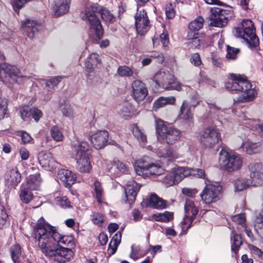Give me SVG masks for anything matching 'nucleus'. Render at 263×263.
I'll return each instance as SVG.
<instances>
[{"label":"nucleus","mask_w":263,"mask_h":263,"mask_svg":"<svg viewBox=\"0 0 263 263\" xmlns=\"http://www.w3.org/2000/svg\"><path fill=\"white\" fill-rule=\"evenodd\" d=\"M7 104L5 100L0 99V120L6 114Z\"/></svg>","instance_id":"13d9d810"},{"label":"nucleus","mask_w":263,"mask_h":263,"mask_svg":"<svg viewBox=\"0 0 263 263\" xmlns=\"http://www.w3.org/2000/svg\"><path fill=\"white\" fill-rule=\"evenodd\" d=\"M21 116L23 120H25L27 118L31 117V113L30 112V109L27 107L23 108L21 110Z\"/></svg>","instance_id":"774afa93"},{"label":"nucleus","mask_w":263,"mask_h":263,"mask_svg":"<svg viewBox=\"0 0 263 263\" xmlns=\"http://www.w3.org/2000/svg\"><path fill=\"white\" fill-rule=\"evenodd\" d=\"M96 13H100L102 19L106 24L115 22L116 17L109 10L103 9L101 6L96 4L89 6L82 12L81 15L82 20L88 22L91 31L95 32L97 37L100 39L103 35V29Z\"/></svg>","instance_id":"f03ea898"},{"label":"nucleus","mask_w":263,"mask_h":263,"mask_svg":"<svg viewBox=\"0 0 263 263\" xmlns=\"http://www.w3.org/2000/svg\"><path fill=\"white\" fill-rule=\"evenodd\" d=\"M77 169L81 173H89L92 166L89 159V145L85 142L77 141L73 144Z\"/></svg>","instance_id":"39448f33"},{"label":"nucleus","mask_w":263,"mask_h":263,"mask_svg":"<svg viewBox=\"0 0 263 263\" xmlns=\"http://www.w3.org/2000/svg\"><path fill=\"white\" fill-rule=\"evenodd\" d=\"M160 40L163 46H166L169 42L168 34L166 33H161L160 35Z\"/></svg>","instance_id":"0e129e2a"},{"label":"nucleus","mask_w":263,"mask_h":263,"mask_svg":"<svg viewBox=\"0 0 263 263\" xmlns=\"http://www.w3.org/2000/svg\"><path fill=\"white\" fill-rule=\"evenodd\" d=\"M229 11L220 8H213L211 10L212 15L210 20V25L216 27L226 26L228 21V17L226 15Z\"/></svg>","instance_id":"dca6fc26"},{"label":"nucleus","mask_w":263,"mask_h":263,"mask_svg":"<svg viewBox=\"0 0 263 263\" xmlns=\"http://www.w3.org/2000/svg\"><path fill=\"white\" fill-rule=\"evenodd\" d=\"M140 188L139 185L135 181H129L126 185L125 189V194L126 201L129 204L132 203L136 199L137 192Z\"/></svg>","instance_id":"4be33fe9"},{"label":"nucleus","mask_w":263,"mask_h":263,"mask_svg":"<svg viewBox=\"0 0 263 263\" xmlns=\"http://www.w3.org/2000/svg\"><path fill=\"white\" fill-rule=\"evenodd\" d=\"M90 218L92 223L99 227H103L106 224V218L102 213L96 212H92Z\"/></svg>","instance_id":"2f4dec72"},{"label":"nucleus","mask_w":263,"mask_h":263,"mask_svg":"<svg viewBox=\"0 0 263 263\" xmlns=\"http://www.w3.org/2000/svg\"><path fill=\"white\" fill-rule=\"evenodd\" d=\"M94 196L99 203H101L103 200V190L101 186V183L96 180L94 183Z\"/></svg>","instance_id":"ea45409f"},{"label":"nucleus","mask_w":263,"mask_h":263,"mask_svg":"<svg viewBox=\"0 0 263 263\" xmlns=\"http://www.w3.org/2000/svg\"><path fill=\"white\" fill-rule=\"evenodd\" d=\"M55 202L62 208H67L69 206V202L67 201L66 196H56L55 197Z\"/></svg>","instance_id":"3c124183"},{"label":"nucleus","mask_w":263,"mask_h":263,"mask_svg":"<svg viewBox=\"0 0 263 263\" xmlns=\"http://www.w3.org/2000/svg\"><path fill=\"white\" fill-rule=\"evenodd\" d=\"M117 72L122 77L132 76L133 71L130 68L126 66H120L118 68Z\"/></svg>","instance_id":"a18cd8bd"},{"label":"nucleus","mask_w":263,"mask_h":263,"mask_svg":"<svg viewBox=\"0 0 263 263\" xmlns=\"http://www.w3.org/2000/svg\"><path fill=\"white\" fill-rule=\"evenodd\" d=\"M191 63L196 66H199L201 64L200 57L198 53H194L191 58Z\"/></svg>","instance_id":"680f3d73"},{"label":"nucleus","mask_w":263,"mask_h":263,"mask_svg":"<svg viewBox=\"0 0 263 263\" xmlns=\"http://www.w3.org/2000/svg\"><path fill=\"white\" fill-rule=\"evenodd\" d=\"M175 99L174 97H160L154 103V108L156 110L168 104H173Z\"/></svg>","instance_id":"473e14b6"},{"label":"nucleus","mask_w":263,"mask_h":263,"mask_svg":"<svg viewBox=\"0 0 263 263\" xmlns=\"http://www.w3.org/2000/svg\"><path fill=\"white\" fill-rule=\"evenodd\" d=\"M231 239L232 251L236 254L241 245V237L238 234L232 231L231 235Z\"/></svg>","instance_id":"c9c22d12"},{"label":"nucleus","mask_w":263,"mask_h":263,"mask_svg":"<svg viewBox=\"0 0 263 263\" xmlns=\"http://www.w3.org/2000/svg\"><path fill=\"white\" fill-rule=\"evenodd\" d=\"M243 93L239 96L235 102H247L252 101L257 95V91L255 88H252V84L250 83V87L247 89H244Z\"/></svg>","instance_id":"393cba45"},{"label":"nucleus","mask_w":263,"mask_h":263,"mask_svg":"<svg viewBox=\"0 0 263 263\" xmlns=\"http://www.w3.org/2000/svg\"><path fill=\"white\" fill-rule=\"evenodd\" d=\"M109 135L106 130H99L90 137V141L96 149L105 147L107 143Z\"/></svg>","instance_id":"a211bd4d"},{"label":"nucleus","mask_w":263,"mask_h":263,"mask_svg":"<svg viewBox=\"0 0 263 263\" xmlns=\"http://www.w3.org/2000/svg\"><path fill=\"white\" fill-rule=\"evenodd\" d=\"M191 106L187 104L186 101H183L180 108V118L185 121L190 126L193 125V110Z\"/></svg>","instance_id":"5701e85b"},{"label":"nucleus","mask_w":263,"mask_h":263,"mask_svg":"<svg viewBox=\"0 0 263 263\" xmlns=\"http://www.w3.org/2000/svg\"><path fill=\"white\" fill-rule=\"evenodd\" d=\"M112 166L117 169L121 173H125L128 171V167L119 160H114Z\"/></svg>","instance_id":"8fccbe9b"},{"label":"nucleus","mask_w":263,"mask_h":263,"mask_svg":"<svg viewBox=\"0 0 263 263\" xmlns=\"http://www.w3.org/2000/svg\"><path fill=\"white\" fill-rule=\"evenodd\" d=\"M22 26L29 38H33L37 31L36 23L33 21L26 20L25 21H22Z\"/></svg>","instance_id":"bb28decb"},{"label":"nucleus","mask_w":263,"mask_h":263,"mask_svg":"<svg viewBox=\"0 0 263 263\" xmlns=\"http://www.w3.org/2000/svg\"><path fill=\"white\" fill-rule=\"evenodd\" d=\"M20 196L23 202L28 203L32 199L33 195L31 190L25 187L21 191Z\"/></svg>","instance_id":"a19ab883"},{"label":"nucleus","mask_w":263,"mask_h":263,"mask_svg":"<svg viewBox=\"0 0 263 263\" xmlns=\"http://www.w3.org/2000/svg\"><path fill=\"white\" fill-rule=\"evenodd\" d=\"M61 110L63 115L66 117L69 118H73L74 117L73 109L70 104H65L63 107H61Z\"/></svg>","instance_id":"09e8293b"},{"label":"nucleus","mask_w":263,"mask_h":263,"mask_svg":"<svg viewBox=\"0 0 263 263\" xmlns=\"http://www.w3.org/2000/svg\"><path fill=\"white\" fill-rule=\"evenodd\" d=\"M199 140L205 147H213L221 140L218 130L213 127H209L200 133Z\"/></svg>","instance_id":"ddd939ff"},{"label":"nucleus","mask_w":263,"mask_h":263,"mask_svg":"<svg viewBox=\"0 0 263 263\" xmlns=\"http://www.w3.org/2000/svg\"><path fill=\"white\" fill-rule=\"evenodd\" d=\"M50 135L52 139L57 142L62 141L64 138L62 132L57 126H53L51 128Z\"/></svg>","instance_id":"79ce46f5"},{"label":"nucleus","mask_w":263,"mask_h":263,"mask_svg":"<svg viewBox=\"0 0 263 263\" xmlns=\"http://www.w3.org/2000/svg\"><path fill=\"white\" fill-rule=\"evenodd\" d=\"M24 77L20 74L19 70L15 66L6 63L0 65V79L6 84L20 83Z\"/></svg>","instance_id":"9b49d317"},{"label":"nucleus","mask_w":263,"mask_h":263,"mask_svg":"<svg viewBox=\"0 0 263 263\" xmlns=\"http://www.w3.org/2000/svg\"><path fill=\"white\" fill-rule=\"evenodd\" d=\"M71 0H61L53 7L54 14L59 16L66 13L69 9Z\"/></svg>","instance_id":"a878e982"},{"label":"nucleus","mask_w":263,"mask_h":263,"mask_svg":"<svg viewBox=\"0 0 263 263\" xmlns=\"http://www.w3.org/2000/svg\"><path fill=\"white\" fill-rule=\"evenodd\" d=\"M100 62V59L98 54L92 53L90 54L85 63V67L87 71L92 72Z\"/></svg>","instance_id":"cd10ccee"},{"label":"nucleus","mask_w":263,"mask_h":263,"mask_svg":"<svg viewBox=\"0 0 263 263\" xmlns=\"http://www.w3.org/2000/svg\"><path fill=\"white\" fill-rule=\"evenodd\" d=\"M154 80L157 85L164 89L178 91L181 89V83H175L174 76L167 70L160 69L155 74Z\"/></svg>","instance_id":"9d476101"},{"label":"nucleus","mask_w":263,"mask_h":263,"mask_svg":"<svg viewBox=\"0 0 263 263\" xmlns=\"http://www.w3.org/2000/svg\"><path fill=\"white\" fill-rule=\"evenodd\" d=\"M161 156L172 161L177 158L178 155L176 152L172 149L164 150L161 153Z\"/></svg>","instance_id":"49530a36"},{"label":"nucleus","mask_w":263,"mask_h":263,"mask_svg":"<svg viewBox=\"0 0 263 263\" xmlns=\"http://www.w3.org/2000/svg\"><path fill=\"white\" fill-rule=\"evenodd\" d=\"M235 35L244 39L252 47H256L259 44V39L255 34L254 24L250 20H243L241 28L235 29Z\"/></svg>","instance_id":"0eeeda50"},{"label":"nucleus","mask_w":263,"mask_h":263,"mask_svg":"<svg viewBox=\"0 0 263 263\" xmlns=\"http://www.w3.org/2000/svg\"><path fill=\"white\" fill-rule=\"evenodd\" d=\"M10 252L13 263H21L22 258L21 247L18 245L11 246Z\"/></svg>","instance_id":"7c9ffc66"},{"label":"nucleus","mask_w":263,"mask_h":263,"mask_svg":"<svg viewBox=\"0 0 263 263\" xmlns=\"http://www.w3.org/2000/svg\"><path fill=\"white\" fill-rule=\"evenodd\" d=\"M166 16L168 19H172L175 16V11L172 4H169L165 7Z\"/></svg>","instance_id":"4d7b16f0"},{"label":"nucleus","mask_w":263,"mask_h":263,"mask_svg":"<svg viewBox=\"0 0 263 263\" xmlns=\"http://www.w3.org/2000/svg\"><path fill=\"white\" fill-rule=\"evenodd\" d=\"M204 45V42L201 37L199 36L187 42V46L190 48H200Z\"/></svg>","instance_id":"c03bdc74"},{"label":"nucleus","mask_w":263,"mask_h":263,"mask_svg":"<svg viewBox=\"0 0 263 263\" xmlns=\"http://www.w3.org/2000/svg\"><path fill=\"white\" fill-rule=\"evenodd\" d=\"M242 147L246 148V152L248 154L251 155L253 154L259 153L262 151V148L260 143L251 142L243 143Z\"/></svg>","instance_id":"c85d7f7f"},{"label":"nucleus","mask_w":263,"mask_h":263,"mask_svg":"<svg viewBox=\"0 0 263 263\" xmlns=\"http://www.w3.org/2000/svg\"><path fill=\"white\" fill-rule=\"evenodd\" d=\"M248 124L252 128H255L259 132H263V124H259L257 121L250 120Z\"/></svg>","instance_id":"052dcab7"},{"label":"nucleus","mask_w":263,"mask_h":263,"mask_svg":"<svg viewBox=\"0 0 263 263\" xmlns=\"http://www.w3.org/2000/svg\"><path fill=\"white\" fill-rule=\"evenodd\" d=\"M61 80V77H54L49 79L46 82V85L44 88L45 91H46L48 94L52 93L54 87L58 85Z\"/></svg>","instance_id":"72a5a7b5"},{"label":"nucleus","mask_w":263,"mask_h":263,"mask_svg":"<svg viewBox=\"0 0 263 263\" xmlns=\"http://www.w3.org/2000/svg\"><path fill=\"white\" fill-rule=\"evenodd\" d=\"M204 20L203 17L198 16L192 21L189 25L190 30L193 31H198L203 26Z\"/></svg>","instance_id":"4c0bfd02"},{"label":"nucleus","mask_w":263,"mask_h":263,"mask_svg":"<svg viewBox=\"0 0 263 263\" xmlns=\"http://www.w3.org/2000/svg\"><path fill=\"white\" fill-rule=\"evenodd\" d=\"M133 133L135 137L140 142L145 143L146 141V135L142 130L136 125L133 127Z\"/></svg>","instance_id":"37998d69"},{"label":"nucleus","mask_w":263,"mask_h":263,"mask_svg":"<svg viewBox=\"0 0 263 263\" xmlns=\"http://www.w3.org/2000/svg\"><path fill=\"white\" fill-rule=\"evenodd\" d=\"M121 239V233L120 232H118L112 238L110 242H112V243L115 245H117L118 246L120 243Z\"/></svg>","instance_id":"69168bd1"},{"label":"nucleus","mask_w":263,"mask_h":263,"mask_svg":"<svg viewBox=\"0 0 263 263\" xmlns=\"http://www.w3.org/2000/svg\"><path fill=\"white\" fill-rule=\"evenodd\" d=\"M57 177L64 184L69 188L75 182L77 176L76 174L72 171L66 169L59 170L58 173Z\"/></svg>","instance_id":"aec40b11"},{"label":"nucleus","mask_w":263,"mask_h":263,"mask_svg":"<svg viewBox=\"0 0 263 263\" xmlns=\"http://www.w3.org/2000/svg\"><path fill=\"white\" fill-rule=\"evenodd\" d=\"M184 217L182 221L183 230L188 229L198 212V208L194 202L190 200H186L184 204Z\"/></svg>","instance_id":"2eb2a0df"},{"label":"nucleus","mask_w":263,"mask_h":263,"mask_svg":"<svg viewBox=\"0 0 263 263\" xmlns=\"http://www.w3.org/2000/svg\"><path fill=\"white\" fill-rule=\"evenodd\" d=\"M240 50L238 48H235L234 47L227 46V53L226 57L229 60H235L237 58V54L239 52Z\"/></svg>","instance_id":"de8ad7c7"},{"label":"nucleus","mask_w":263,"mask_h":263,"mask_svg":"<svg viewBox=\"0 0 263 263\" xmlns=\"http://www.w3.org/2000/svg\"><path fill=\"white\" fill-rule=\"evenodd\" d=\"M250 177L251 180L238 178L234 183L235 191H241L251 186H257L263 182V165L261 163L255 162L249 165Z\"/></svg>","instance_id":"20e7f679"},{"label":"nucleus","mask_w":263,"mask_h":263,"mask_svg":"<svg viewBox=\"0 0 263 263\" xmlns=\"http://www.w3.org/2000/svg\"><path fill=\"white\" fill-rule=\"evenodd\" d=\"M204 175V171L202 169L182 167H174L166 173L162 180V183L166 187H169L178 184L185 177L192 176L203 178Z\"/></svg>","instance_id":"7ed1b4c3"},{"label":"nucleus","mask_w":263,"mask_h":263,"mask_svg":"<svg viewBox=\"0 0 263 263\" xmlns=\"http://www.w3.org/2000/svg\"><path fill=\"white\" fill-rule=\"evenodd\" d=\"M142 204L146 206H151L154 208L161 209L165 208L167 206V202L158 197L156 195H152L149 200L144 201Z\"/></svg>","instance_id":"b1692460"},{"label":"nucleus","mask_w":263,"mask_h":263,"mask_svg":"<svg viewBox=\"0 0 263 263\" xmlns=\"http://www.w3.org/2000/svg\"><path fill=\"white\" fill-rule=\"evenodd\" d=\"M182 193L186 196L192 197L197 194V191L195 189L183 187L182 190Z\"/></svg>","instance_id":"bf43d9fd"},{"label":"nucleus","mask_w":263,"mask_h":263,"mask_svg":"<svg viewBox=\"0 0 263 263\" xmlns=\"http://www.w3.org/2000/svg\"><path fill=\"white\" fill-rule=\"evenodd\" d=\"M132 96L136 101H142L148 94V90L144 83L140 80L132 83Z\"/></svg>","instance_id":"6ab92c4d"},{"label":"nucleus","mask_w":263,"mask_h":263,"mask_svg":"<svg viewBox=\"0 0 263 263\" xmlns=\"http://www.w3.org/2000/svg\"><path fill=\"white\" fill-rule=\"evenodd\" d=\"M8 223V215L3 204L0 202V229L5 228Z\"/></svg>","instance_id":"58836bf2"},{"label":"nucleus","mask_w":263,"mask_h":263,"mask_svg":"<svg viewBox=\"0 0 263 263\" xmlns=\"http://www.w3.org/2000/svg\"><path fill=\"white\" fill-rule=\"evenodd\" d=\"M152 218L157 221L167 222L173 218V213L165 211L163 213H157L153 214Z\"/></svg>","instance_id":"f704fd0d"},{"label":"nucleus","mask_w":263,"mask_h":263,"mask_svg":"<svg viewBox=\"0 0 263 263\" xmlns=\"http://www.w3.org/2000/svg\"><path fill=\"white\" fill-rule=\"evenodd\" d=\"M32 236L37 242L42 252L47 257L60 263L65 262L73 255L71 250L61 247L70 243L72 238L60 234L56 229L43 218L34 227Z\"/></svg>","instance_id":"f257e3e1"},{"label":"nucleus","mask_w":263,"mask_h":263,"mask_svg":"<svg viewBox=\"0 0 263 263\" xmlns=\"http://www.w3.org/2000/svg\"><path fill=\"white\" fill-rule=\"evenodd\" d=\"M38 160L40 164L49 171L53 170L57 167V163L53 158L51 154L41 152L38 155Z\"/></svg>","instance_id":"412c9836"},{"label":"nucleus","mask_w":263,"mask_h":263,"mask_svg":"<svg viewBox=\"0 0 263 263\" xmlns=\"http://www.w3.org/2000/svg\"><path fill=\"white\" fill-rule=\"evenodd\" d=\"M186 101L187 104L189 105V106H191L193 108H194L195 106H196L199 104V98L198 95L197 93L195 92L191 97L190 101Z\"/></svg>","instance_id":"5fc2aeb1"},{"label":"nucleus","mask_w":263,"mask_h":263,"mask_svg":"<svg viewBox=\"0 0 263 263\" xmlns=\"http://www.w3.org/2000/svg\"><path fill=\"white\" fill-rule=\"evenodd\" d=\"M219 163L226 170L232 172L238 170L242 165V159L237 154L230 153L224 149L219 152Z\"/></svg>","instance_id":"1a4fd4ad"},{"label":"nucleus","mask_w":263,"mask_h":263,"mask_svg":"<svg viewBox=\"0 0 263 263\" xmlns=\"http://www.w3.org/2000/svg\"><path fill=\"white\" fill-rule=\"evenodd\" d=\"M21 138L23 143H29L33 140L30 135L25 132H22Z\"/></svg>","instance_id":"e2e57ef3"},{"label":"nucleus","mask_w":263,"mask_h":263,"mask_svg":"<svg viewBox=\"0 0 263 263\" xmlns=\"http://www.w3.org/2000/svg\"><path fill=\"white\" fill-rule=\"evenodd\" d=\"M20 155L22 160H27L29 158V153L25 148H21L20 150Z\"/></svg>","instance_id":"338daca9"},{"label":"nucleus","mask_w":263,"mask_h":263,"mask_svg":"<svg viewBox=\"0 0 263 263\" xmlns=\"http://www.w3.org/2000/svg\"><path fill=\"white\" fill-rule=\"evenodd\" d=\"M222 189L221 186L219 185H206L200 195L201 200L206 204L217 201L219 199V195Z\"/></svg>","instance_id":"4468645a"},{"label":"nucleus","mask_w":263,"mask_h":263,"mask_svg":"<svg viewBox=\"0 0 263 263\" xmlns=\"http://www.w3.org/2000/svg\"><path fill=\"white\" fill-rule=\"evenodd\" d=\"M21 174L15 168L10 170L7 176V180L12 184L16 185L21 181Z\"/></svg>","instance_id":"e433bc0d"},{"label":"nucleus","mask_w":263,"mask_h":263,"mask_svg":"<svg viewBox=\"0 0 263 263\" xmlns=\"http://www.w3.org/2000/svg\"><path fill=\"white\" fill-rule=\"evenodd\" d=\"M136 27L137 32L140 35L146 33L149 29V22L147 13L144 9H138L135 15Z\"/></svg>","instance_id":"f3484780"},{"label":"nucleus","mask_w":263,"mask_h":263,"mask_svg":"<svg viewBox=\"0 0 263 263\" xmlns=\"http://www.w3.org/2000/svg\"><path fill=\"white\" fill-rule=\"evenodd\" d=\"M30 112L31 113V116L36 122L40 120L43 115L41 110L35 107L30 108Z\"/></svg>","instance_id":"6e6d98bb"},{"label":"nucleus","mask_w":263,"mask_h":263,"mask_svg":"<svg viewBox=\"0 0 263 263\" xmlns=\"http://www.w3.org/2000/svg\"><path fill=\"white\" fill-rule=\"evenodd\" d=\"M156 129L161 139L168 144L175 143L181 136L180 132L178 129L166 126L164 122L161 119L157 121Z\"/></svg>","instance_id":"6e6552de"},{"label":"nucleus","mask_w":263,"mask_h":263,"mask_svg":"<svg viewBox=\"0 0 263 263\" xmlns=\"http://www.w3.org/2000/svg\"><path fill=\"white\" fill-rule=\"evenodd\" d=\"M233 221L243 227L245 224L246 217L244 214H240L232 217Z\"/></svg>","instance_id":"864d4df0"},{"label":"nucleus","mask_w":263,"mask_h":263,"mask_svg":"<svg viewBox=\"0 0 263 263\" xmlns=\"http://www.w3.org/2000/svg\"><path fill=\"white\" fill-rule=\"evenodd\" d=\"M135 169L138 175L143 177L150 175H160L164 172L160 163L155 162L147 156L143 157L137 162Z\"/></svg>","instance_id":"423d86ee"},{"label":"nucleus","mask_w":263,"mask_h":263,"mask_svg":"<svg viewBox=\"0 0 263 263\" xmlns=\"http://www.w3.org/2000/svg\"><path fill=\"white\" fill-rule=\"evenodd\" d=\"M226 88L231 91H243L244 89L250 87V82L243 75L230 73L229 81L226 84Z\"/></svg>","instance_id":"f8f14e48"},{"label":"nucleus","mask_w":263,"mask_h":263,"mask_svg":"<svg viewBox=\"0 0 263 263\" xmlns=\"http://www.w3.org/2000/svg\"><path fill=\"white\" fill-rule=\"evenodd\" d=\"M41 181L40 174H35L30 175L26 185V188L31 190H37Z\"/></svg>","instance_id":"c756f323"},{"label":"nucleus","mask_w":263,"mask_h":263,"mask_svg":"<svg viewBox=\"0 0 263 263\" xmlns=\"http://www.w3.org/2000/svg\"><path fill=\"white\" fill-rule=\"evenodd\" d=\"M122 111L123 113H128L129 115H123V116L126 119H127L128 118H130L132 116L131 114L133 113L134 111V109L133 108L132 105L128 103H126L124 104V105L122 107Z\"/></svg>","instance_id":"603ef678"}]
</instances>
